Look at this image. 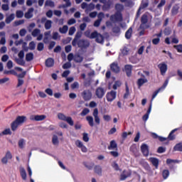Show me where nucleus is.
<instances>
[{
  "instance_id": "nucleus-39",
  "label": "nucleus",
  "mask_w": 182,
  "mask_h": 182,
  "mask_svg": "<svg viewBox=\"0 0 182 182\" xmlns=\"http://www.w3.org/2000/svg\"><path fill=\"white\" fill-rule=\"evenodd\" d=\"M173 48L178 53H182V44L175 45L173 46Z\"/></svg>"
},
{
  "instance_id": "nucleus-55",
  "label": "nucleus",
  "mask_w": 182,
  "mask_h": 182,
  "mask_svg": "<svg viewBox=\"0 0 182 182\" xmlns=\"http://www.w3.org/2000/svg\"><path fill=\"white\" fill-rule=\"evenodd\" d=\"M25 144V140L21 139L18 141V147L20 149H23V145Z\"/></svg>"
},
{
  "instance_id": "nucleus-22",
  "label": "nucleus",
  "mask_w": 182,
  "mask_h": 182,
  "mask_svg": "<svg viewBox=\"0 0 182 182\" xmlns=\"http://www.w3.org/2000/svg\"><path fill=\"white\" fill-rule=\"evenodd\" d=\"M132 35H133V28L130 27L125 33L126 39H131Z\"/></svg>"
},
{
  "instance_id": "nucleus-43",
  "label": "nucleus",
  "mask_w": 182,
  "mask_h": 182,
  "mask_svg": "<svg viewBox=\"0 0 182 182\" xmlns=\"http://www.w3.org/2000/svg\"><path fill=\"white\" fill-rule=\"evenodd\" d=\"M65 122H67V123H68V124H70V126H73V124H74L73 119H72L71 117H67Z\"/></svg>"
},
{
  "instance_id": "nucleus-1",
  "label": "nucleus",
  "mask_w": 182,
  "mask_h": 182,
  "mask_svg": "<svg viewBox=\"0 0 182 182\" xmlns=\"http://www.w3.org/2000/svg\"><path fill=\"white\" fill-rule=\"evenodd\" d=\"M82 38V31H77L75 36L74 39L72 41V46H76L78 48H82L86 49L90 46V43L88 41L85 39H80ZM80 39V40H79Z\"/></svg>"
},
{
  "instance_id": "nucleus-40",
  "label": "nucleus",
  "mask_w": 182,
  "mask_h": 182,
  "mask_svg": "<svg viewBox=\"0 0 182 182\" xmlns=\"http://www.w3.org/2000/svg\"><path fill=\"white\" fill-rule=\"evenodd\" d=\"M162 91L163 90L160 87L156 91H154V92L152 95L151 101H153V100L156 98V96H157V95H159V93H160V92H162Z\"/></svg>"
},
{
  "instance_id": "nucleus-2",
  "label": "nucleus",
  "mask_w": 182,
  "mask_h": 182,
  "mask_svg": "<svg viewBox=\"0 0 182 182\" xmlns=\"http://www.w3.org/2000/svg\"><path fill=\"white\" fill-rule=\"evenodd\" d=\"M26 120V116H18L11 124L12 132H16V129H18L21 124H23V123H25Z\"/></svg>"
},
{
  "instance_id": "nucleus-17",
  "label": "nucleus",
  "mask_w": 182,
  "mask_h": 182,
  "mask_svg": "<svg viewBox=\"0 0 182 182\" xmlns=\"http://www.w3.org/2000/svg\"><path fill=\"white\" fill-rule=\"evenodd\" d=\"M149 161L151 163L152 166L155 167V168H159V159L151 157L149 158Z\"/></svg>"
},
{
  "instance_id": "nucleus-15",
  "label": "nucleus",
  "mask_w": 182,
  "mask_h": 182,
  "mask_svg": "<svg viewBox=\"0 0 182 182\" xmlns=\"http://www.w3.org/2000/svg\"><path fill=\"white\" fill-rule=\"evenodd\" d=\"M124 70L127 76L130 77L132 76V71L133 70V65H124Z\"/></svg>"
},
{
  "instance_id": "nucleus-26",
  "label": "nucleus",
  "mask_w": 182,
  "mask_h": 182,
  "mask_svg": "<svg viewBox=\"0 0 182 182\" xmlns=\"http://www.w3.org/2000/svg\"><path fill=\"white\" fill-rule=\"evenodd\" d=\"M95 41L97 43H103L105 42V37L102 34L98 33Z\"/></svg>"
},
{
  "instance_id": "nucleus-45",
  "label": "nucleus",
  "mask_w": 182,
  "mask_h": 182,
  "mask_svg": "<svg viewBox=\"0 0 182 182\" xmlns=\"http://www.w3.org/2000/svg\"><path fill=\"white\" fill-rule=\"evenodd\" d=\"M38 33H41V30L39 28H35L33 31L31 35H32V36H33L35 38L38 36Z\"/></svg>"
},
{
  "instance_id": "nucleus-53",
  "label": "nucleus",
  "mask_w": 182,
  "mask_h": 182,
  "mask_svg": "<svg viewBox=\"0 0 182 182\" xmlns=\"http://www.w3.org/2000/svg\"><path fill=\"white\" fill-rule=\"evenodd\" d=\"M90 110L87 108H85L84 109H82V112H81V116H86V114H88V113H90Z\"/></svg>"
},
{
  "instance_id": "nucleus-63",
  "label": "nucleus",
  "mask_w": 182,
  "mask_h": 182,
  "mask_svg": "<svg viewBox=\"0 0 182 182\" xmlns=\"http://www.w3.org/2000/svg\"><path fill=\"white\" fill-rule=\"evenodd\" d=\"M75 144H76L77 147H79L80 149L81 147H83V142H82L80 140H77L75 141Z\"/></svg>"
},
{
  "instance_id": "nucleus-24",
  "label": "nucleus",
  "mask_w": 182,
  "mask_h": 182,
  "mask_svg": "<svg viewBox=\"0 0 182 182\" xmlns=\"http://www.w3.org/2000/svg\"><path fill=\"white\" fill-rule=\"evenodd\" d=\"M102 166L100 165H96L94 167V171L96 174H98V176H102Z\"/></svg>"
},
{
  "instance_id": "nucleus-12",
  "label": "nucleus",
  "mask_w": 182,
  "mask_h": 182,
  "mask_svg": "<svg viewBox=\"0 0 182 182\" xmlns=\"http://www.w3.org/2000/svg\"><path fill=\"white\" fill-rule=\"evenodd\" d=\"M92 116L94 117L96 124H100V118L99 117V109L95 108L93 111Z\"/></svg>"
},
{
  "instance_id": "nucleus-33",
  "label": "nucleus",
  "mask_w": 182,
  "mask_h": 182,
  "mask_svg": "<svg viewBox=\"0 0 182 182\" xmlns=\"http://www.w3.org/2000/svg\"><path fill=\"white\" fill-rule=\"evenodd\" d=\"M169 176H170V171H168V170L165 169L163 171L162 176H163L164 180L167 179Z\"/></svg>"
},
{
  "instance_id": "nucleus-58",
  "label": "nucleus",
  "mask_w": 182,
  "mask_h": 182,
  "mask_svg": "<svg viewBox=\"0 0 182 182\" xmlns=\"http://www.w3.org/2000/svg\"><path fill=\"white\" fill-rule=\"evenodd\" d=\"M82 140L87 143L89 141V135L87 133H83Z\"/></svg>"
},
{
  "instance_id": "nucleus-28",
  "label": "nucleus",
  "mask_w": 182,
  "mask_h": 182,
  "mask_svg": "<svg viewBox=\"0 0 182 182\" xmlns=\"http://www.w3.org/2000/svg\"><path fill=\"white\" fill-rule=\"evenodd\" d=\"M15 19V14H11L8 17L6 18L5 22L6 23H11Z\"/></svg>"
},
{
  "instance_id": "nucleus-30",
  "label": "nucleus",
  "mask_w": 182,
  "mask_h": 182,
  "mask_svg": "<svg viewBox=\"0 0 182 182\" xmlns=\"http://www.w3.org/2000/svg\"><path fill=\"white\" fill-rule=\"evenodd\" d=\"M174 151H182V142L176 144L173 147Z\"/></svg>"
},
{
  "instance_id": "nucleus-20",
  "label": "nucleus",
  "mask_w": 182,
  "mask_h": 182,
  "mask_svg": "<svg viewBox=\"0 0 182 182\" xmlns=\"http://www.w3.org/2000/svg\"><path fill=\"white\" fill-rule=\"evenodd\" d=\"M108 150H117V143H116V141L112 140L110 141Z\"/></svg>"
},
{
  "instance_id": "nucleus-11",
  "label": "nucleus",
  "mask_w": 182,
  "mask_h": 182,
  "mask_svg": "<svg viewBox=\"0 0 182 182\" xmlns=\"http://www.w3.org/2000/svg\"><path fill=\"white\" fill-rule=\"evenodd\" d=\"M45 119H46V115H31L30 117V120L34 122H42V120H45Z\"/></svg>"
},
{
  "instance_id": "nucleus-50",
  "label": "nucleus",
  "mask_w": 182,
  "mask_h": 182,
  "mask_svg": "<svg viewBox=\"0 0 182 182\" xmlns=\"http://www.w3.org/2000/svg\"><path fill=\"white\" fill-rule=\"evenodd\" d=\"M112 167L114 168L115 171H119V170H120V168L119 167V164H117V163L116 162H113V164H112Z\"/></svg>"
},
{
  "instance_id": "nucleus-41",
  "label": "nucleus",
  "mask_w": 182,
  "mask_h": 182,
  "mask_svg": "<svg viewBox=\"0 0 182 182\" xmlns=\"http://www.w3.org/2000/svg\"><path fill=\"white\" fill-rule=\"evenodd\" d=\"M53 144L56 146V144H59V139H58L57 135H53V139H52Z\"/></svg>"
},
{
  "instance_id": "nucleus-34",
  "label": "nucleus",
  "mask_w": 182,
  "mask_h": 182,
  "mask_svg": "<svg viewBox=\"0 0 182 182\" xmlns=\"http://www.w3.org/2000/svg\"><path fill=\"white\" fill-rule=\"evenodd\" d=\"M52 28V21L47 20L45 23V28L46 31Z\"/></svg>"
},
{
  "instance_id": "nucleus-37",
  "label": "nucleus",
  "mask_w": 182,
  "mask_h": 182,
  "mask_svg": "<svg viewBox=\"0 0 182 182\" xmlns=\"http://www.w3.org/2000/svg\"><path fill=\"white\" fill-rule=\"evenodd\" d=\"M68 29L69 27H68V26H63V28H59V32L60 33H67Z\"/></svg>"
},
{
  "instance_id": "nucleus-47",
  "label": "nucleus",
  "mask_w": 182,
  "mask_h": 182,
  "mask_svg": "<svg viewBox=\"0 0 182 182\" xmlns=\"http://www.w3.org/2000/svg\"><path fill=\"white\" fill-rule=\"evenodd\" d=\"M58 117L60 120H63V122H65L66 120V119L68 118V117L65 116V114H63L62 113H58Z\"/></svg>"
},
{
  "instance_id": "nucleus-8",
  "label": "nucleus",
  "mask_w": 182,
  "mask_h": 182,
  "mask_svg": "<svg viewBox=\"0 0 182 182\" xmlns=\"http://www.w3.org/2000/svg\"><path fill=\"white\" fill-rule=\"evenodd\" d=\"M132 176V171L131 170H124L120 175V181H124L126 178H129V177Z\"/></svg>"
},
{
  "instance_id": "nucleus-54",
  "label": "nucleus",
  "mask_w": 182,
  "mask_h": 182,
  "mask_svg": "<svg viewBox=\"0 0 182 182\" xmlns=\"http://www.w3.org/2000/svg\"><path fill=\"white\" fill-rule=\"evenodd\" d=\"M149 6V2H142L139 6L140 9H144L145 8H147Z\"/></svg>"
},
{
  "instance_id": "nucleus-9",
  "label": "nucleus",
  "mask_w": 182,
  "mask_h": 182,
  "mask_svg": "<svg viewBox=\"0 0 182 182\" xmlns=\"http://www.w3.org/2000/svg\"><path fill=\"white\" fill-rule=\"evenodd\" d=\"M8 160H12V154L9 151H7L5 156L1 159V163L8 164Z\"/></svg>"
},
{
  "instance_id": "nucleus-18",
  "label": "nucleus",
  "mask_w": 182,
  "mask_h": 182,
  "mask_svg": "<svg viewBox=\"0 0 182 182\" xmlns=\"http://www.w3.org/2000/svg\"><path fill=\"white\" fill-rule=\"evenodd\" d=\"M55 65V60L52 58H49L46 60V66L47 68H52Z\"/></svg>"
},
{
  "instance_id": "nucleus-61",
  "label": "nucleus",
  "mask_w": 182,
  "mask_h": 182,
  "mask_svg": "<svg viewBox=\"0 0 182 182\" xmlns=\"http://www.w3.org/2000/svg\"><path fill=\"white\" fill-rule=\"evenodd\" d=\"M103 119L105 122H110V120H112V117H110V115H108V114L104 115Z\"/></svg>"
},
{
  "instance_id": "nucleus-13",
  "label": "nucleus",
  "mask_w": 182,
  "mask_h": 182,
  "mask_svg": "<svg viewBox=\"0 0 182 182\" xmlns=\"http://www.w3.org/2000/svg\"><path fill=\"white\" fill-rule=\"evenodd\" d=\"M110 69L114 73H119L120 72V67H119L117 63H112L110 65Z\"/></svg>"
},
{
  "instance_id": "nucleus-35",
  "label": "nucleus",
  "mask_w": 182,
  "mask_h": 182,
  "mask_svg": "<svg viewBox=\"0 0 182 182\" xmlns=\"http://www.w3.org/2000/svg\"><path fill=\"white\" fill-rule=\"evenodd\" d=\"M4 75H14V76H16L18 73L14 70H4Z\"/></svg>"
},
{
  "instance_id": "nucleus-19",
  "label": "nucleus",
  "mask_w": 182,
  "mask_h": 182,
  "mask_svg": "<svg viewBox=\"0 0 182 182\" xmlns=\"http://www.w3.org/2000/svg\"><path fill=\"white\" fill-rule=\"evenodd\" d=\"M177 130H178V129H174L169 133L168 136V140L169 141L176 140V134H174V133H176Z\"/></svg>"
},
{
  "instance_id": "nucleus-21",
  "label": "nucleus",
  "mask_w": 182,
  "mask_h": 182,
  "mask_svg": "<svg viewBox=\"0 0 182 182\" xmlns=\"http://www.w3.org/2000/svg\"><path fill=\"white\" fill-rule=\"evenodd\" d=\"M74 61L76 63H82V62H83V57L80 54H75L74 55Z\"/></svg>"
},
{
  "instance_id": "nucleus-4",
  "label": "nucleus",
  "mask_w": 182,
  "mask_h": 182,
  "mask_svg": "<svg viewBox=\"0 0 182 182\" xmlns=\"http://www.w3.org/2000/svg\"><path fill=\"white\" fill-rule=\"evenodd\" d=\"M106 95V88L103 87H98L95 90V96H97V99H103Z\"/></svg>"
},
{
  "instance_id": "nucleus-56",
  "label": "nucleus",
  "mask_w": 182,
  "mask_h": 182,
  "mask_svg": "<svg viewBox=\"0 0 182 182\" xmlns=\"http://www.w3.org/2000/svg\"><path fill=\"white\" fill-rule=\"evenodd\" d=\"M45 92L47 93V95H48V96H53V90H52V89L47 88L46 89Z\"/></svg>"
},
{
  "instance_id": "nucleus-59",
  "label": "nucleus",
  "mask_w": 182,
  "mask_h": 182,
  "mask_svg": "<svg viewBox=\"0 0 182 182\" xmlns=\"http://www.w3.org/2000/svg\"><path fill=\"white\" fill-rule=\"evenodd\" d=\"M115 9H117V11H123V5H122L120 4H116Z\"/></svg>"
},
{
  "instance_id": "nucleus-64",
  "label": "nucleus",
  "mask_w": 182,
  "mask_h": 182,
  "mask_svg": "<svg viewBox=\"0 0 182 182\" xmlns=\"http://www.w3.org/2000/svg\"><path fill=\"white\" fill-rule=\"evenodd\" d=\"M152 43L153 45H159V43H160V38H156L152 39Z\"/></svg>"
},
{
  "instance_id": "nucleus-3",
  "label": "nucleus",
  "mask_w": 182,
  "mask_h": 182,
  "mask_svg": "<svg viewBox=\"0 0 182 182\" xmlns=\"http://www.w3.org/2000/svg\"><path fill=\"white\" fill-rule=\"evenodd\" d=\"M149 22V16L147 14H144L141 17V24L139 26V29H149L150 26L147 24Z\"/></svg>"
},
{
  "instance_id": "nucleus-23",
  "label": "nucleus",
  "mask_w": 182,
  "mask_h": 182,
  "mask_svg": "<svg viewBox=\"0 0 182 182\" xmlns=\"http://www.w3.org/2000/svg\"><path fill=\"white\" fill-rule=\"evenodd\" d=\"M144 83H147V79H144V78L138 79L137 80L138 88L140 89V87H141L142 85H144Z\"/></svg>"
},
{
  "instance_id": "nucleus-27",
  "label": "nucleus",
  "mask_w": 182,
  "mask_h": 182,
  "mask_svg": "<svg viewBox=\"0 0 182 182\" xmlns=\"http://www.w3.org/2000/svg\"><path fill=\"white\" fill-rule=\"evenodd\" d=\"M20 174L23 180H26V171L25 170V168L20 167Z\"/></svg>"
},
{
  "instance_id": "nucleus-60",
  "label": "nucleus",
  "mask_w": 182,
  "mask_h": 182,
  "mask_svg": "<svg viewBox=\"0 0 182 182\" xmlns=\"http://www.w3.org/2000/svg\"><path fill=\"white\" fill-rule=\"evenodd\" d=\"M65 50L66 53H69L70 52H71L72 51V46H70V45L66 46L65 47Z\"/></svg>"
},
{
  "instance_id": "nucleus-44",
  "label": "nucleus",
  "mask_w": 182,
  "mask_h": 182,
  "mask_svg": "<svg viewBox=\"0 0 182 182\" xmlns=\"http://www.w3.org/2000/svg\"><path fill=\"white\" fill-rule=\"evenodd\" d=\"M99 35V33H97L96 31L91 33L90 36H89L90 39H96L97 38V36Z\"/></svg>"
},
{
  "instance_id": "nucleus-10",
  "label": "nucleus",
  "mask_w": 182,
  "mask_h": 182,
  "mask_svg": "<svg viewBox=\"0 0 182 182\" xmlns=\"http://www.w3.org/2000/svg\"><path fill=\"white\" fill-rule=\"evenodd\" d=\"M158 68L160 70L161 75L164 76V75H166V72H167V64L165 63H161L159 64Z\"/></svg>"
},
{
  "instance_id": "nucleus-42",
  "label": "nucleus",
  "mask_w": 182,
  "mask_h": 182,
  "mask_svg": "<svg viewBox=\"0 0 182 182\" xmlns=\"http://www.w3.org/2000/svg\"><path fill=\"white\" fill-rule=\"evenodd\" d=\"M44 48H45V45L43 44V43H38L37 46V50H38L39 52H42Z\"/></svg>"
},
{
  "instance_id": "nucleus-7",
  "label": "nucleus",
  "mask_w": 182,
  "mask_h": 182,
  "mask_svg": "<svg viewBox=\"0 0 182 182\" xmlns=\"http://www.w3.org/2000/svg\"><path fill=\"white\" fill-rule=\"evenodd\" d=\"M117 95V92L114 90H111L110 92H108L106 95V98L107 102H113L114 99H116V96Z\"/></svg>"
},
{
  "instance_id": "nucleus-38",
  "label": "nucleus",
  "mask_w": 182,
  "mask_h": 182,
  "mask_svg": "<svg viewBox=\"0 0 182 182\" xmlns=\"http://www.w3.org/2000/svg\"><path fill=\"white\" fill-rule=\"evenodd\" d=\"M35 48H36V44L35 43V41H31L28 44V49L30 50H35Z\"/></svg>"
},
{
  "instance_id": "nucleus-49",
  "label": "nucleus",
  "mask_w": 182,
  "mask_h": 182,
  "mask_svg": "<svg viewBox=\"0 0 182 182\" xmlns=\"http://www.w3.org/2000/svg\"><path fill=\"white\" fill-rule=\"evenodd\" d=\"M72 68V63L70 62H67L63 65V69H70Z\"/></svg>"
},
{
  "instance_id": "nucleus-52",
  "label": "nucleus",
  "mask_w": 182,
  "mask_h": 182,
  "mask_svg": "<svg viewBox=\"0 0 182 182\" xmlns=\"http://www.w3.org/2000/svg\"><path fill=\"white\" fill-rule=\"evenodd\" d=\"M16 63L21 66H25V61L23 60V58L17 59Z\"/></svg>"
},
{
  "instance_id": "nucleus-16",
  "label": "nucleus",
  "mask_w": 182,
  "mask_h": 182,
  "mask_svg": "<svg viewBox=\"0 0 182 182\" xmlns=\"http://www.w3.org/2000/svg\"><path fill=\"white\" fill-rule=\"evenodd\" d=\"M103 16H105V14L102 12L98 14V19L94 22V26L95 28H98V26H100V23L102 22Z\"/></svg>"
},
{
  "instance_id": "nucleus-36",
  "label": "nucleus",
  "mask_w": 182,
  "mask_h": 182,
  "mask_svg": "<svg viewBox=\"0 0 182 182\" xmlns=\"http://www.w3.org/2000/svg\"><path fill=\"white\" fill-rule=\"evenodd\" d=\"M8 134H12V132H11V129H6L2 132L0 133V136H6Z\"/></svg>"
},
{
  "instance_id": "nucleus-29",
  "label": "nucleus",
  "mask_w": 182,
  "mask_h": 182,
  "mask_svg": "<svg viewBox=\"0 0 182 182\" xmlns=\"http://www.w3.org/2000/svg\"><path fill=\"white\" fill-rule=\"evenodd\" d=\"M86 120H87V122H88V124H89V126H90V127H93V126H95V122H93V117L87 116Z\"/></svg>"
},
{
  "instance_id": "nucleus-31",
  "label": "nucleus",
  "mask_w": 182,
  "mask_h": 182,
  "mask_svg": "<svg viewBox=\"0 0 182 182\" xmlns=\"http://www.w3.org/2000/svg\"><path fill=\"white\" fill-rule=\"evenodd\" d=\"M26 62H31V60H33V53H28L26 55Z\"/></svg>"
},
{
  "instance_id": "nucleus-62",
  "label": "nucleus",
  "mask_w": 182,
  "mask_h": 182,
  "mask_svg": "<svg viewBox=\"0 0 182 182\" xmlns=\"http://www.w3.org/2000/svg\"><path fill=\"white\" fill-rule=\"evenodd\" d=\"M164 35H166V36H168V35H170V33H171V30H170L168 28H166L164 30Z\"/></svg>"
},
{
  "instance_id": "nucleus-5",
  "label": "nucleus",
  "mask_w": 182,
  "mask_h": 182,
  "mask_svg": "<svg viewBox=\"0 0 182 182\" xmlns=\"http://www.w3.org/2000/svg\"><path fill=\"white\" fill-rule=\"evenodd\" d=\"M81 96L85 102H89L92 99V92L89 90H85L82 93Z\"/></svg>"
},
{
  "instance_id": "nucleus-48",
  "label": "nucleus",
  "mask_w": 182,
  "mask_h": 182,
  "mask_svg": "<svg viewBox=\"0 0 182 182\" xmlns=\"http://www.w3.org/2000/svg\"><path fill=\"white\" fill-rule=\"evenodd\" d=\"M178 6H173L171 10L172 15H177L178 14Z\"/></svg>"
},
{
  "instance_id": "nucleus-14",
  "label": "nucleus",
  "mask_w": 182,
  "mask_h": 182,
  "mask_svg": "<svg viewBox=\"0 0 182 182\" xmlns=\"http://www.w3.org/2000/svg\"><path fill=\"white\" fill-rule=\"evenodd\" d=\"M141 151L145 157H147L149 156V146L146 144H142L141 146Z\"/></svg>"
},
{
  "instance_id": "nucleus-25",
  "label": "nucleus",
  "mask_w": 182,
  "mask_h": 182,
  "mask_svg": "<svg viewBox=\"0 0 182 182\" xmlns=\"http://www.w3.org/2000/svg\"><path fill=\"white\" fill-rule=\"evenodd\" d=\"M32 12H33V8L29 9L28 10V12L25 14V18H26V19H31L33 16Z\"/></svg>"
},
{
  "instance_id": "nucleus-6",
  "label": "nucleus",
  "mask_w": 182,
  "mask_h": 182,
  "mask_svg": "<svg viewBox=\"0 0 182 182\" xmlns=\"http://www.w3.org/2000/svg\"><path fill=\"white\" fill-rule=\"evenodd\" d=\"M110 21L112 22H122L123 21V16L122 13H116L110 16Z\"/></svg>"
},
{
  "instance_id": "nucleus-57",
  "label": "nucleus",
  "mask_w": 182,
  "mask_h": 182,
  "mask_svg": "<svg viewBox=\"0 0 182 182\" xmlns=\"http://www.w3.org/2000/svg\"><path fill=\"white\" fill-rule=\"evenodd\" d=\"M16 18H23V11H17L16 12Z\"/></svg>"
},
{
  "instance_id": "nucleus-51",
  "label": "nucleus",
  "mask_w": 182,
  "mask_h": 182,
  "mask_svg": "<svg viewBox=\"0 0 182 182\" xmlns=\"http://www.w3.org/2000/svg\"><path fill=\"white\" fill-rule=\"evenodd\" d=\"M157 153L161 154V153H166V148L163 146H159L157 149Z\"/></svg>"
},
{
  "instance_id": "nucleus-46",
  "label": "nucleus",
  "mask_w": 182,
  "mask_h": 182,
  "mask_svg": "<svg viewBox=\"0 0 182 182\" xmlns=\"http://www.w3.org/2000/svg\"><path fill=\"white\" fill-rule=\"evenodd\" d=\"M75 32H76V28L75 26H72L69 29L68 35H70V36H72V35H73Z\"/></svg>"
},
{
  "instance_id": "nucleus-32",
  "label": "nucleus",
  "mask_w": 182,
  "mask_h": 182,
  "mask_svg": "<svg viewBox=\"0 0 182 182\" xmlns=\"http://www.w3.org/2000/svg\"><path fill=\"white\" fill-rule=\"evenodd\" d=\"M85 167H86V168H87L88 170H92V168H93V167H95V163L91 162L90 164H87V162H84L83 163Z\"/></svg>"
}]
</instances>
